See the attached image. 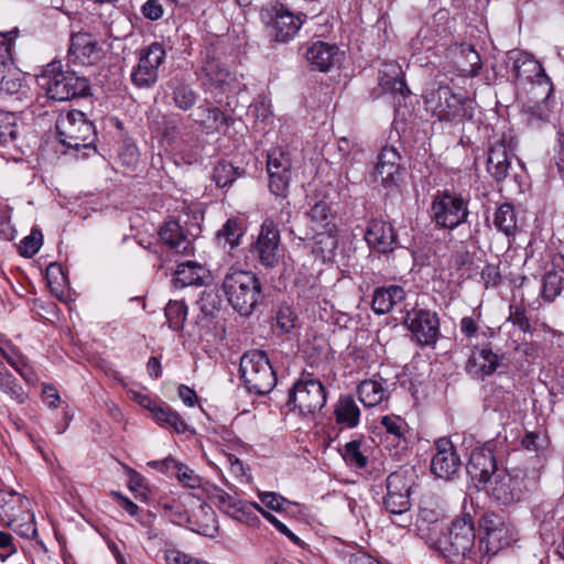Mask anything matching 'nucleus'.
<instances>
[{
  "label": "nucleus",
  "mask_w": 564,
  "mask_h": 564,
  "mask_svg": "<svg viewBox=\"0 0 564 564\" xmlns=\"http://www.w3.org/2000/svg\"><path fill=\"white\" fill-rule=\"evenodd\" d=\"M223 290L232 308L243 316H250L264 299L260 279L248 270L230 268Z\"/></svg>",
  "instance_id": "1"
},
{
  "label": "nucleus",
  "mask_w": 564,
  "mask_h": 564,
  "mask_svg": "<svg viewBox=\"0 0 564 564\" xmlns=\"http://www.w3.org/2000/svg\"><path fill=\"white\" fill-rule=\"evenodd\" d=\"M475 539L473 517L467 512H463L452 522L447 540L444 542L436 541L432 547L444 557L462 556L479 562V555L477 554L478 545H475Z\"/></svg>",
  "instance_id": "2"
},
{
  "label": "nucleus",
  "mask_w": 564,
  "mask_h": 564,
  "mask_svg": "<svg viewBox=\"0 0 564 564\" xmlns=\"http://www.w3.org/2000/svg\"><path fill=\"white\" fill-rule=\"evenodd\" d=\"M42 79L45 80L48 98L56 101H66L89 94L90 85L85 76L75 72L62 69L61 62L54 61L46 65Z\"/></svg>",
  "instance_id": "3"
},
{
  "label": "nucleus",
  "mask_w": 564,
  "mask_h": 564,
  "mask_svg": "<svg viewBox=\"0 0 564 564\" xmlns=\"http://www.w3.org/2000/svg\"><path fill=\"white\" fill-rule=\"evenodd\" d=\"M469 199L454 192L437 191L432 196L430 218L437 229L454 230L469 217Z\"/></svg>",
  "instance_id": "4"
},
{
  "label": "nucleus",
  "mask_w": 564,
  "mask_h": 564,
  "mask_svg": "<svg viewBox=\"0 0 564 564\" xmlns=\"http://www.w3.org/2000/svg\"><path fill=\"white\" fill-rule=\"evenodd\" d=\"M240 376L246 388L257 394L269 393L276 384V376L262 350H249L240 359Z\"/></svg>",
  "instance_id": "5"
},
{
  "label": "nucleus",
  "mask_w": 564,
  "mask_h": 564,
  "mask_svg": "<svg viewBox=\"0 0 564 564\" xmlns=\"http://www.w3.org/2000/svg\"><path fill=\"white\" fill-rule=\"evenodd\" d=\"M56 132L59 142L72 149H88L96 140L94 123L83 111L76 109L59 113L56 120Z\"/></svg>",
  "instance_id": "6"
},
{
  "label": "nucleus",
  "mask_w": 564,
  "mask_h": 564,
  "mask_svg": "<svg viewBox=\"0 0 564 564\" xmlns=\"http://www.w3.org/2000/svg\"><path fill=\"white\" fill-rule=\"evenodd\" d=\"M471 101L454 94L448 86H440L426 97V106L441 121H462L473 117Z\"/></svg>",
  "instance_id": "7"
},
{
  "label": "nucleus",
  "mask_w": 564,
  "mask_h": 564,
  "mask_svg": "<svg viewBox=\"0 0 564 564\" xmlns=\"http://www.w3.org/2000/svg\"><path fill=\"white\" fill-rule=\"evenodd\" d=\"M291 403L302 415L314 414L326 403V389L319 379L311 373H303L290 391L289 404Z\"/></svg>",
  "instance_id": "8"
},
{
  "label": "nucleus",
  "mask_w": 564,
  "mask_h": 564,
  "mask_svg": "<svg viewBox=\"0 0 564 564\" xmlns=\"http://www.w3.org/2000/svg\"><path fill=\"white\" fill-rule=\"evenodd\" d=\"M413 485L414 471L411 468H400L387 477L383 506L389 513L401 516L410 510Z\"/></svg>",
  "instance_id": "9"
},
{
  "label": "nucleus",
  "mask_w": 564,
  "mask_h": 564,
  "mask_svg": "<svg viewBox=\"0 0 564 564\" xmlns=\"http://www.w3.org/2000/svg\"><path fill=\"white\" fill-rule=\"evenodd\" d=\"M280 231L272 219H265L249 252L264 268H275L280 262Z\"/></svg>",
  "instance_id": "10"
},
{
  "label": "nucleus",
  "mask_w": 564,
  "mask_h": 564,
  "mask_svg": "<svg viewBox=\"0 0 564 564\" xmlns=\"http://www.w3.org/2000/svg\"><path fill=\"white\" fill-rule=\"evenodd\" d=\"M165 58V51L160 43H152L140 52L137 66L131 74L132 83L140 88L153 86L159 78V68Z\"/></svg>",
  "instance_id": "11"
},
{
  "label": "nucleus",
  "mask_w": 564,
  "mask_h": 564,
  "mask_svg": "<svg viewBox=\"0 0 564 564\" xmlns=\"http://www.w3.org/2000/svg\"><path fill=\"white\" fill-rule=\"evenodd\" d=\"M13 37H0V94L14 95L25 93L23 73L12 61Z\"/></svg>",
  "instance_id": "12"
},
{
  "label": "nucleus",
  "mask_w": 564,
  "mask_h": 564,
  "mask_svg": "<svg viewBox=\"0 0 564 564\" xmlns=\"http://www.w3.org/2000/svg\"><path fill=\"white\" fill-rule=\"evenodd\" d=\"M404 324L421 346H434L440 336V318L429 310H413L408 313Z\"/></svg>",
  "instance_id": "13"
},
{
  "label": "nucleus",
  "mask_w": 564,
  "mask_h": 564,
  "mask_svg": "<svg viewBox=\"0 0 564 564\" xmlns=\"http://www.w3.org/2000/svg\"><path fill=\"white\" fill-rule=\"evenodd\" d=\"M508 58L512 61V70L519 82H528L546 86L551 90V80L543 66L531 54L521 51H509Z\"/></svg>",
  "instance_id": "14"
},
{
  "label": "nucleus",
  "mask_w": 564,
  "mask_h": 564,
  "mask_svg": "<svg viewBox=\"0 0 564 564\" xmlns=\"http://www.w3.org/2000/svg\"><path fill=\"white\" fill-rule=\"evenodd\" d=\"M261 20L275 35H295L303 20L283 7L272 6L261 10Z\"/></svg>",
  "instance_id": "15"
},
{
  "label": "nucleus",
  "mask_w": 564,
  "mask_h": 564,
  "mask_svg": "<svg viewBox=\"0 0 564 564\" xmlns=\"http://www.w3.org/2000/svg\"><path fill=\"white\" fill-rule=\"evenodd\" d=\"M436 453L432 457L431 471L438 478L451 479L460 467V458L448 438L436 442Z\"/></svg>",
  "instance_id": "16"
},
{
  "label": "nucleus",
  "mask_w": 564,
  "mask_h": 564,
  "mask_svg": "<svg viewBox=\"0 0 564 564\" xmlns=\"http://www.w3.org/2000/svg\"><path fill=\"white\" fill-rule=\"evenodd\" d=\"M497 470L496 459L490 449L476 447L470 452L466 471L474 481H477L478 488L488 481Z\"/></svg>",
  "instance_id": "17"
},
{
  "label": "nucleus",
  "mask_w": 564,
  "mask_h": 564,
  "mask_svg": "<svg viewBox=\"0 0 564 564\" xmlns=\"http://www.w3.org/2000/svg\"><path fill=\"white\" fill-rule=\"evenodd\" d=\"M195 122L206 133H226L228 127L232 123V118L221 111L218 107H213L210 101L204 100L195 112Z\"/></svg>",
  "instance_id": "18"
},
{
  "label": "nucleus",
  "mask_w": 564,
  "mask_h": 564,
  "mask_svg": "<svg viewBox=\"0 0 564 564\" xmlns=\"http://www.w3.org/2000/svg\"><path fill=\"white\" fill-rule=\"evenodd\" d=\"M365 240L370 249L388 253L394 249L397 236L391 224L373 219L367 226Z\"/></svg>",
  "instance_id": "19"
},
{
  "label": "nucleus",
  "mask_w": 564,
  "mask_h": 564,
  "mask_svg": "<svg viewBox=\"0 0 564 564\" xmlns=\"http://www.w3.org/2000/svg\"><path fill=\"white\" fill-rule=\"evenodd\" d=\"M69 58L80 65H94L104 56L101 44L94 37H70Z\"/></svg>",
  "instance_id": "20"
},
{
  "label": "nucleus",
  "mask_w": 564,
  "mask_h": 564,
  "mask_svg": "<svg viewBox=\"0 0 564 564\" xmlns=\"http://www.w3.org/2000/svg\"><path fill=\"white\" fill-rule=\"evenodd\" d=\"M400 154L392 147H384L378 155L375 166V178L384 186L394 184L400 175Z\"/></svg>",
  "instance_id": "21"
},
{
  "label": "nucleus",
  "mask_w": 564,
  "mask_h": 564,
  "mask_svg": "<svg viewBox=\"0 0 564 564\" xmlns=\"http://www.w3.org/2000/svg\"><path fill=\"white\" fill-rule=\"evenodd\" d=\"M161 240L175 253L189 256L194 253L193 240L184 232L182 226L175 221H166L159 231Z\"/></svg>",
  "instance_id": "22"
},
{
  "label": "nucleus",
  "mask_w": 564,
  "mask_h": 564,
  "mask_svg": "<svg viewBox=\"0 0 564 564\" xmlns=\"http://www.w3.org/2000/svg\"><path fill=\"white\" fill-rule=\"evenodd\" d=\"M203 73L202 85L206 91L210 93H214L216 89L224 90V87L229 85L231 79L229 70L218 58L210 56L209 50L206 52Z\"/></svg>",
  "instance_id": "23"
},
{
  "label": "nucleus",
  "mask_w": 564,
  "mask_h": 564,
  "mask_svg": "<svg viewBox=\"0 0 564 564\" xmlns=\"http://www.w3.org/2000/svg\"><path fill=\"white\" fill-rule=\"evenodd\" d=\"M405 300V291L402 286L390 284L377 288L372 295V310L378 315L390 313L398 304Z\"/></svg>",
  "instance_id": "24"
},
{
  "label": "nucleus",
  "mask_w": 564,
  "mask_h": 564,
  "mask_svg": "<svg viewBox=\"0 0 564 564\" xmlns=\"http://www.w3.org/2000/svg\"><path fill=\"white\" fill-rule=\"evenodd\" d=\"M479 489L501 505L513 502L512 477L506 470H497Z\"/></svg>",
  "instance_id": "25"
},
{
  "label": "nucleus",
  "mask_w": 564,
  "mask_h": 564,
  "mask_svg": "<svg viewBox=\"0 0 564 564\" xmlns=\"http://www.w3.org/2000/svg\"><path fill=\"white\" fill-rule=\"evenodd\" d=\"M512 156L503 141H498L490 147L487 170L496 181L500 182L509 175Z\"/></svg>",
  "instance_id": "26"
},
{
  "label": "nucleus",
  "mask_w": 564,
  "mask_h": 564,
  "mask_svg": "<svg viewBox=\"0 0 564 564\" xmlns=\"http://www.w3.org/2000/svg\"><path fill=\"white\" fill-rule=\"evenodd\" d=\"M511 477L513 502L527 500L539 489L540 473L534 468L516 470L513 474H511Z\"/></svg>",
  "instance_id": "27"
},
{
  "label": "nucleus",
  "mask_w": 564,
  "mask_h": 564,
  "mask_svg": "<svg viewBox=\"0 0 564 564\" xmlns=\"http://www.w3.org/2000/svg\"><path fill=\"white\" fill-rule=\"evenodd\" d=\"M360 402L368 408L379 405L389 399L387 381L382 378L364 380L357 388Z\"/></svg>",
  "instance_id": "28"
},
{
  "label": "nucleus",
  "mask_w": 564,
  "mask_h": 564,
  "mask_svg": "<svg viewBox=\"0 0 564 564\" xmlns=\"http://www.w3.org/2000/svg\"><path fill=\"white\" fill-rule=\"evenodd\" d=\"M311 230H335L336 212L326 198L316 202L307 212Z\"/></svg>",
  "instance_id": "29"
},
{
  "label": "nucleus",
  "mask_w": 564,
  "mask_h": 564,
  "mask_svg": "<svg viewBox=\"0 0 564 564\" xmlns=\"http://www.w3.org/2000/svg\"><path fill=\"white\" fill-rule=\"evenodd\" d=\"M338 48L325 42H316L306 52V59L312 68L319 72H327L334 63Z\"/></svg>",
  "instance_id": "30"
},
{
  "label": "nucleus",
  "mask_w": 564,
  "mask_h": 564,
  "mask_svg": "<svg viewBox=\"0 0 564 564\" xmlns=\"http://www.w3.org/2000/svg\"><path fill=\"white\" fill-rule=\"evenodd\" d=\"M335 417L337 424L354 429L359 424L361 411L356 400L349 395H340L335 405Z\"/></svg>",
  "instance_id": "31"
},
{
  "label": "nucleus",
  "mask_w": 564,
  "mask_h": 564,
  "mask_svg": "<svg viewBox=\"0 0 564 564\" xmlns=\"http://www.w3.org/2000/svg\"><path fill=\"white\" fill-rule=\"evenodd\" d=\"M207 278V270L199 263L186 261L177 265L174 276L175 286L202 285Z\"/></svg>",
  "instance_id": "32"
},
{
  "label": "nucleus",
  "mask_w": 564,
  "mask_h": 564,
  "mask_svg": "<svg viewBox=\"0 0 564 564\" xmlns=\"http://www.w3.org/2000/svg\"><path fill=\"white\" fill-rule=\"evenodd\" d=\"M169 96L174 106L183 111H187L194 107L197 101V94L191 85L173 78L167 83Z\"/></svg>",
  "instance_id": "33"
},
{
  "label": "nucleus",
  "mask_w": 564,
  "mask_h": 564,
  "mask_svg": "<svg viewBox=\"0 0 564 564\" xmlns=\"http://www.w3.org/2000/svg\"><path fill=\"white\" fill-rule=\"evenodd\" d=\"M19 510L21 511L20 514L14 511V516L7 518L8 527L21 538L35 539L37 536V529L34 514L30 512V507Z\"/></svg>",
  "instance_id": "34"
},
{
  "label": "nucleus",
  "mask_w": 564,
  "mask_h": 564,
  "mask_svg": "<svg viewBox=\"0 0 564 564\" xmlns=\"http://www.w3.org/2000/svg\"><path fill=\"white\" fill-rule=\"evenodd\" d=\"M381 424L387 433V442H391L395 447H406L408 424L402 417L398 415H384L381 419Z\"/></svg>",
  "instance_id": "35"
},
{
  "label": "nucleus",
  "mask_w": 564,
  "mask_h": 564,
  "mask_svg": "<svg viewBox=\"0 0 564 564\" xmlns=\"http://www.w3.org/2000/svg\"><path fill=\"white\" fill-rule=\"evenodd\" d=\"M505 545H508L507 530L505 525L494 530V532H488L486 535L480 536L477 552L479 555V561H481L485 556H494Z\"/></svg>",
  "instance_id": "36"
},
{
  "label": "nucleus",
  "mask_w": 564,
  "mask_h": 564,
  "mask_svg": "<svg viewBox=\"0 0 564 564\" xmlns=\"http://www.w3.org/2000/svg\"><path fill=\"white\" fill-rule=\"evenodd\" d=\"M153 420L162 427L172 429L178 434L185 433L187 423L170 405H160L152 409Z\"/></svg>",
  "instance_id": "37"
},
{
  "label": "nucleus",
  "mask_w": 564,
  "mask_h": 564,
  "mask_svg": "<svg viewBox=\"0 0 564 564\" xmlns=\"http://www.w3.org/2000/svg\"><path fill=\"white\" fill-rule=\"evenodd\" d=\"M564 289V269L549 270L542 282V297L546 302H553Z\"/></svg>",
  "instance_id": "38"
},
{
  "label": "nucleus",
  "mask_w": 564,
  "mask_h": 564,
  "mask_svg": "<svg viewBox=\"0 0 564 564\" xmlns=\"http://www.w3.org/2000/svg\"><path fill=\"white\" fill-rule=\"evenodd\" d=\"M494 225L507 236L513 235L517 228V217L513 206L505 203L498 207L494 217Z\"/></svg>",
  "instance_id": "39"
},
{
  "label": "nucleus",
  "mask_w": 564,
  "mask_h": 564,
  "mask_svg": "<svg viewBox=\"0 0 564 564\" xmlns=\"http://www.w3.org/2000/svg\"><path fill=\"white\" fill-rule=\"evenodd\" d=\"M0 390L18 403H24L28 398L23 388L18 383L14 376L4 368L2 362H0Z\"/></svg>",
  "instance_id": "40"
},
{
  "label": "nucleus",
  "mask_w": 564,
  "mask_h": 564,
  "mask_svg": "<svg viewBox=\"0 0 564 564\" xmlns=\"http://www.w3.org/2000/svg\"><path fill=\"white\" fill-rule=\"evenodd\" d=\"M15 507L25 509L30 507V500L13 490H0V516L4 518L14 516Z\"/></svg>",
  "instance_id": "41"
},
{
  "label": "nucleus",
  "mask_w": 564,
  "mask_h": 564,
  "mask_svg": "<svg viewBox=\"0 0 564 564\" xmlns=\"http://www.w3.org/2000/svg\"><path fill=\"white\" fill-rule=\"evenodd\" d=\"M245 174V170L221 161L214 167L213 178L218 187L225 188L231 185L238 177Z\"/></svg>",
  "instance_id": "42"
},
{
  "label": "nucleus",
  "mask_w": 564,
  "mask_h": 564,
  "mask_svg": "<svg viewBox=\"0 0 564 564\" xmlns=\"http://www.w3.org/2000/svg\"><path fill=\"white\" fill-rule=\"evenodd\" d=\"M243 235L242 225L235 218H229L217 232L219 242L228 245L231 249L240 245V238Z\"/></svg>",
  "instance_id": "43"
},
{
  "label": "nucleus",
  "mask_w": 564,
  "mask_h": 564,
  "mask_svg": "<svg viewBox=\"0 0 564 564\" xmlns=\"http://www.w3.org/2000/svg\"><path fill=\"white\" fill-rule=\"evenodd\" d=\"M313 232L314 251L324 257L332 254L338 245L337 227H335V230H313Z\"/></svg>",
  "instance_id": "44"
},
{
  "label": "nucleus",
  "mask_w": 564,
  "mask_h": 564,
  "mask_svg": "<svg viewBox=\"0 0 564 564\" xmlns=\"http://www.w3.org/2000/svg\"><path fill=\"white\" fill-rule=\"evenodd\" d=\"M165 316L170 328L181 330L187 318V306L183 301H170L165 306Z\"/></svg>",
  "instance_id": "45"
},
{
  "label": "nucleus",
  "mask_w": 564,
  "mask_h": 564,
  "mask_svg": "<svg viewBox=\"0 0 564 564\" xmlns=\"http://www.w3.org/2000/svg\"><path fill=\"white\" fill-rule=\"evenodd\" d=\"M253 507L254 506L249 501L238 500L235 507L229 509L227 514L239 522L250 527H257L260 523V519L257 513L253 512Z\"/></svg>",
  "instance_id": "46"
},
{
  "label": "nucleus",
  "mask_w": 564,
  "mask_h": 564,
  "mask_svg": "<svg viewBox=\"0 0 564 564\" xmlns=\"http://www.w3.org/2000/svg\"><path fill=\"white\" fill-rule=\"evenodd\" d=\"M269 174V188L270 192L276 196L286 198L289 195V186L292 178L291 171H271Z\"/></svg>",
  "instance_id": "47"
},
{
  "label": "nucleus",
  "mask_w": 564,
  "mask_h": 564,
  "mask_svg": "<svg viewBox=\"0 0 564 564\" xmlns=\"http://www.w3.org/2000/svg\"><path fill=\"white\" fill-rule=\"evenodd\" d=\"M419 518L427 523H435L444 518V510L434 497H426L421 501Z\"/></svg>",
  "instance_id": "48"
},
{
  "label": "nucleus",
  "mask_w": 564,
  "mask_h": 564,
  "mask_svg": "<svg viewBox=\"0 0 564 564\" xmlns=\"http://www.w3.org/2000/svg\"><path fill=\"white\" fill-rule=\"evenodd\" d=\"M474 361L479 366V373L482 377L491 376L500 366V357L488 348H482Z\"/></svg>",
  "instance_id": "49"
},
{
  "label": "nucleus",
  "mask_w": 564,
  "mask_h": 564,
  "mask_svg": "<svg viewBox=\"0 0 564 564\" xmlns=\"http://www.w3.org/2000/svg\"><path fill=\"white\" fill-rule=\"evenodd\" d=\"M343 457L345 462L356 468L366 467L368 459L361 452V441L352 440L345 444Z\"/></svg>",
  "instance_id": "50"
},
{
  "label": "nucleus",
  "mask_w": 564,
  "mask_h": 564,
  "mask_svg": "<svg viewBox=\"0 0 564 564\" xmlns=\"http://www.w3.org/2000/svg\"><path fill=\"white\" fill-rule=\"evenodd\" d=\"M127 475L129 490L134 495L137 499L148 500L150 490L147 484V479L132 468L127 469Z\"/></svg>",
  "instance_id": "51"
},
{
  "label": "nucleus",
  "mask_w": 564,
  "mask_h": 564,
  "mask_svg": "<svg viewBox=\"0 0 564 564\" xmlns=\"http://www.w3.org/2000/svg\"><path fill=\"white\" fill-rule=\"evenodd\" d=\"M173 471L176 474V478L183 486L192 489L199 488L202 486V478L188 466L175 460Z\"/></svg>",
  "instance_id": "52"
},
{
  "label": "nucleus",
  "mask_w": 564,
  "mask_h": 564,
  "mask_svg": "<svg viewBox=\"0 0 564 564\" xmlns=\"http://www.w3.org/2000/svg\"><path fill=\"white\" fill-rule=\"evenodd\" d=\"M292 162L290 154L284 152L282 149H272L268 153L267 171H291Z\"/></svg>",
  "instance_id": "53"
},
{
  "label": "nucleus",
  "mask_w": 564,
  "mask_h": 564,
  "mask_svg": "<svg viewBox=\"0 0 564 564\" xmlns=\"http://www.w3.org/2000/svg\"><path fill=\"white\" fill-rule=\"evenodd\" d=\"M43 236L37 229H33L31 234L21 240L19 252L25 258L33 257L42 246Z\"/></svg>",
  "instance_id": "54"
},
{
  "label": "nucleus",
  "mask_w": 564,
  "mask_h": 564,
  "mask_svg": "<svg viewBox=\"0 0 564 564\" xmlns=\"http://www.w3.org/2000/svg\"><path fill=\"white\" fill-rule=\"evenodd\" d=\"M18 137V127L15 117L12 113L0 115V143L7 144L14 141Z\"/></svg>",
  "instance_id": "55"
},
{
  "label": "nucleus",
  "mask_w": 564,
  "mask_h": 564,
  "mask_svg": "<svg viewBox=\"0 0 564 564\" xmlns=\"http://www.w3.org/2000/svg\"><path fill=\"white\" fill-rule=\"evenodd\" d=\"M296 314L290 306L282 305L279 307L276 313V326L282 333H291L296 326Z\"/></svg>",
  "instance_id": "56"
},
{
  "label": "nucleus",
  "mask_w": 564,
  "mask_h": 564,
  "mask_svg": "<svg viewBox=\"0 0 564 564\" xmlns=\"http://www.w3.org/2000/svg\"><path fill=\"white\" fill-rule=\"evenodd\" d=\"M508 321L524 333L529 332L531 328L525 314V307L522 304H510Z\"/></svg>",
  "instance_id": "57"
},
{
  "label": "nucleus",
  "mask_w": 564,
  "mask_h": 564,
  "mask_svg": "<svg viewBox=\"0 0 564 564\" xmlns=\"http://www.w3.org/2000/svg\"><path fill=\"white\" fill-rule=\"evenodd\" d=\"M258 496L265 507L275 511L286 510L291 505L284 497L272 491L259 492Z\"/></svg>",
  "instance_id": "58"
},
{
  "label": "nucleus",
  "mask_w": 564,
  "mask_h": 564,
  "mask_svg": "<svg viewBox=\"0 0 564 564\" xmlns=\"http://www.w3.org/2000/svg\"><path fill=\"white\" fill-rule=\"evenodd\" d=\"M505 525L502 519L495 513H484L479 519V529L486 535Z\"/></svg>",
  "instance_id": "59"
},
{
  "label": "nucleus",
  "mask_w": 564,
  "mask_h": 564,
  "mask_svg": "<svg viewBox=\"0 0 564 564\" xmlns=\"http://www.w3.org/2000/svg\"><path fill=\"white\" fill-rule=\"evenodd\" d=\"M462 53L466 54V58L469 63L470 68L468 69V73L471 76L478 75L480 68H481V59L479 54L474 50L471 45L462 46Z\"/></svg>",
  "instance_id": "60"
},
{
  "label": "nucleus",
  "mask_w": 564,
  "mask_h": 564,
  "mask_svg": "<svg viewBox=\"0 0 564 564\" xmlns=\"http://www.w3.org/2000/svg\"><path fill=\"white\" fill-rule=\"evenodd\" d=\"M28 383H35L36 377L28 360L22 356L14 365L11 366Z\"/></svg>",
  "instance_id": "61"
},
{
  "label": "nucleus",
  "mask_w": 564,
  "mask_h": 564,
  "mask_svg": "<svg viewBox=\"0 0 564 564\" xmlns=\"http://www.w3.org/2000/svg\"><path fill=\"white\" fill-rule=\"evenodd\" d=\"M0 354L10 366L14 365L23 356L10 341L2 338H0Z\"/></svg>",
  "instance_id": "62"
},
{
  "label": "nucleus",
  "mask_w": 564,
  "mask_h": 564,
  "mask_svg": "<svg viewBox=\"0 0 564 564\" xmlns=\"http://www.w3.org/2000/svg\"><path fill=\"white\" fill-rule=\"evenodd\" d=\"M15 229L11 225L10 216L6 213L0 214V240L11 241L15 237Z\"/></svg>",
  "instance_id": "63"
},
{
  "label": "nucleus",
  "mask_w": 564,
  "mask_h": 564,
  "mask_svg": "<svg viewBox=\"0 0 564 564\" xmlns=\"http://www.w3.org/2000/svg\"><path fill=\"white\" fill-rule=\"evenodd\" d=\"M143 15L150 20H158L163 15V8L159 0H148L141 9Z\"/></svg>",
  "instance_id": "64"
}]
</instances>
